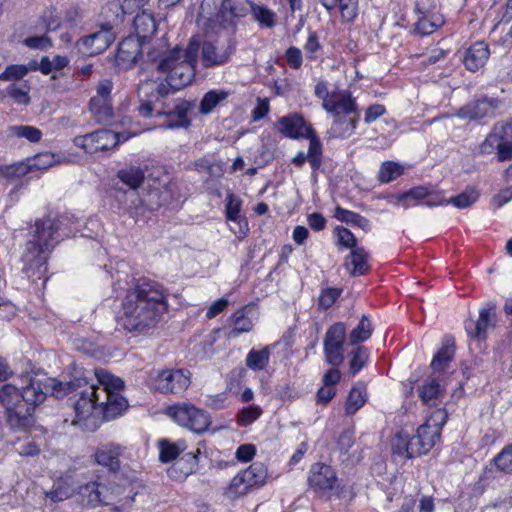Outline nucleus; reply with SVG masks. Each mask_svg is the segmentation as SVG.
Wrapping results in <instances>:
<instances>
[{
	"instance_id": "obj_32",
	"label": "nucleus",
	"mask_w": 512,
	"mask_h": 512,
	"mask_svg": "<svg viewBox=\"0 0 512 512\" xmlns=\"http://www.w3.org/2000/svg\"><path fill=\"white\" fill-rule=\"evenodd\" d=\"M251 10V14L255 21L261 26L272 28L276 25V14L266 6L257 5L253 2H248Z\"/></svg>"
},
{
	"instance_id": "obj_14",
	"label": "nucleus",
	"mask_w": 512,
	"mask_h": 512,
	"mask_svg": "<svg viewBox=\"0 0 512 512\" xmlns=\"http://www.w3.org/2000/svg\"><path fill=\"white\" fill-rule=\"evenodd\" d=\"M500 106L501 101L499 99L483 96L461 107L457 111L456 116L464 120L494 118Z\"/></svg>"
},
{
	"instance_id": "obj_23",
	"label": "nucleus",
	"mask_w": 512,
	"mask_h": 512,
	"mask_svg": "<svg viewBox=\"0 0 512 512\" xmlns=\"http://www.w3.org/2000/svg\"><path fill=\"white\" fill-rule=\"evenodd\" d=\"M105 486L98 482H89L78 489V501L86 508H96L105 504L103 490Z\"/></svg>"
},
{
	"instance_id": "obj_62",
	"label": "nucleus",
	"mask_w": 512,
	"mask_h": 512,
	"mask_svg": "<svg viewBox=\"0 0 512 512\" xmlns=\"http://www.w3.org/2000/svg\"><path fill=\"white\" fill-rule=\"evenodd\" d=\"M497 159L500 162L512 159V141L506 139L502 142L497 150Z\"/></svg>"
},
{
	"instance_id": "obj_36",
	"label": "nucleus",
	"mask_w": 512,
	"mask_h": 512,
	"mask_svg": "<svg viewBox=\"0 0 512 512\" xmlns=\"http://www.w3.org/2000/svg\"><path fill=\"white\" fill-rule=\"evenodd\" d=\"M373 332L370 320L363 315L359 324L350 332L348 340L351 345L366 341Z\"/></svg>"
},
{
	"instance_id": "obj_8",
	"label": "nucleus",
	"mask_w": 512,
	"mask_h": 512,
	"mask_svg": "<svg viewBox=\"0 0 512 512\" xmlns=\"http://www.w3.org/2000/svg\"><path fill=\"white\" fill-rule=\"evenodd\" d=\"M448 419L444 408H437L426 419L425 423L417 429V435L412 437L416 442L419 455L425 454L439 441L441 430Z\"/></svg>"
},
{
	"instance_id": "obj_9",
	"label": "nucleus",
	"mask_w": 512,
	"mask_h": 512,
	"mask_svg": "<svg viewBox=\"0 0 512 512\" xmlns=\"http://www.w3.org/2000/svg\"><path fill=\"white\" fill-rule=\"evenodd\" d=\"M497 323V305L495 302L489 301L480 308L477 320L465 321V330L471 339L485 341L488 332L495 329Z\"/></svg>"
},
{
	"instance_id": "obj_28",
	"label": "nucleus",
	"mask_w": 512,
	"mask_h": 512,
	"mask_svg": "<svg viewBox=\"0 0 512 512\" xmlns=\"http://www.w3.org/2000/svg\"><path fill=\"white\" fill-rule=\"evenodd\" d=\"M139 55L140 47L138 41L127 38L119 44L116 61L119 65H132L137 61Z\"/></svg>"
},
{
	"instance_id": "obj_47",
	"label": "nucleus",
	"mask_w": 512,
	"mask_h": 512,
	"mask_svg": "<svg viewBox=\"0 0 512 512\" xmlns=\"http://www.w3.org/2000/svg\"><path fill=\"white\" fill-rule=\"evenodd\" d=\"M337 7L339 8L343 21L351 22L358 14L357 0H338Z\"/></svg>"
},
{
	"instance_id": "obj_13",
	"label": "nucleus",
	"mask_w": 512,
	"mask_h": 512,
	"mask_svg": "<svg viewBox=\"0 0 512 512\" xmlns=\"http://www.w3.org/2000/svg\"><path fill=\"white\" fill-rule=\"evenodd\" d=\"M435 5L429 3L428 0H417L415 3V12L417 20L415 23V31L422 35H430L444 24L442 15L434 12Z\"/></svg>"
},
{
	"instance_id": "obj_12",
	"label": "nucleus",
	"mask_w": 512,
	"mask_h": 512,
	"mask_svg": "<svg viewBox=\"0 0 512 512\" xmlns=\"http://www.w3.org/2000/svg\"><path fill=\"white\" fill-rule=\"evenodd\" d=\"M345 337L346 327L342 322L333 324L325 334L323 342L325 360L333 367H338L344 362Z\"/></svg>"
},
{
	"instance_id": "obj_6",
	"label": "nucleus",
	"mask_w": 512,
	"mask_h": 512,
	"mask_svg": "<svg viewBox=\"0 0 512 512\" xmlns=\"http://www.w3.org/2000/svg\"><path fill=\"white\" fill-rule=\"evenodd\" d=\"M323 108L334 116V124L329 133L332 137H346L354 130L356 121L352 114L356 112V104L349 92L336 94L331 101L322 103Z\"/></svg>"
},
{
	"instance_id": "obj_53",
	"label": "nucleus",
	"mask_w": 512,
	"mask_h": 512,
	"mask_svg": "<svg viewBox=\"0 0 512 512\" xmlns=\"http://www.w3.org/2000/svg\"><path fill=\"white\" fill-rule=\"evenodd\" d=\"M368 359L367 350L363 347H358L352 355L350 360V371L354 375L358 373L366 364Z\"/></svg>"
},
{
	"instance_id": "obj_24",
	"label": "nucleus",
	"mask_w": 512,
	"mask_h": 512,
	"mask_svg": "<svg viewBox=\"0 0 512 512\" xmlns=\"http://www.w3.org/2000/svg\"><path fill=\"white\" fill-rule=\"evenodd\" d=\"M391 449L394 456L403 459L419 456V450L416 449V442L403 431L397 432L392 438Z\"/></svg>"
},
{
	"instance_id": "obj_34",
	"label": "nucleus",
	"mask_w": 512,
	"mask_h": 512,
	"mask_svg": "<svg viewBox=\"0 0 512 512\" xmlns=\"http://www.w3.org/2000/svg\"><path fill=\"white\" fill-rule=\"evenodd\" d=\"M229 96V92L225 90H210L203 96L199 111L202 114L210 113L218 104L225 101Z\"/></svg>"
},
{
	"instance_id": "obj_39",
	"label": "nucleus",
	"mask_w": 512,
	"mask_h": 512,
	"mask_svg": "<svg viewBox=\"0 0 512 512\" xmlns=\"http://www.w3.org/2000/svg\"><path fill=\"white\" fill-rule=\"evenodd\" d=\"M118 178L131 189H136L144 181V172L137 167H128L118 172Z\"/></svg>"
},
{
	"instance_id": "obj_35",
	"label": "nucleus",
	"mask_w": 512,
	"mask_h": 512,
	"mask_svg": "<svg viewBox=\"0 0 512 512\" xmlns=\"http://www.w3.org/2000/svg\"><path fill=\"white\" fill-rule=\"evenodd\" d=\"M233 318V328L229 332V336L231 338L238 337L242 333H246L252 330L253 322L246 315L245 309H240L235 312L232 316Z\"/></svg>"
},
{
	"instance_id": "obj_29",
	"label": "nucleus",
	"mask_w": 512,
	"mask_h": 512,
	"mask_svg": "<svg viewBox=\"0 0 512 512\" xmlns=\"http://www.w3.org/2000/svg\"><path fill=\"white\" fill-rule=\"evenodd\" d=\"M367 258L366 251L363 248L357 247L346 258L345 266L353 276L363 275L369 268Z\"/></svg>"
},
{
	"instance_id": "obj_54",
	"label": "nucleus",
	"mask_w": 512,
	"mask_h": 512,
	"mask_svg": "<svg viewBox=\"0 0 512 512\" xmlns=\"http://www.w3.org/2000/svg\"><path fill=\"white\" fill-rule=\"evenodd\" d=\"M11 130L14 135L26 138L31 142H38L42 136L41 131L32 126H14Z\"/></svg>"
},
{
	"instance_id": "obj_42",
	"label": "nucleus",
	"mask_w": 512,
	"mask_h": 512,
	"mask_svg": "<svg viewBox=\"0 0 512 512\" xmlns=\"http://www.w3.org/2000/svg\"><path fill=\"white\" fill-rule=\"evenodd\" d=\"M309 140V149L307 153V161L310 163L311 167L314 170L320 168L322 163V145L320 141L317 139L316 134H312L311 137L307 138Z\"/></svg>"
},
{
	"instance_id": "obj_17",
	"label": "nucleus",
	"mask_w": 512,
	"mask_h": 512,
	"mask_svg": "<svg viewBox=\"0 0 512 512\" xmlns=\"http://www.w3.org/2000/svg\"><path fill=\"white\" fill-rule=\"evenodd\" d=\"M115 36L112 27L108 24L78 42L79 50L87 56H94L104 52L114 41Z\"/></svg>"
},
{
	"instance_id": "obj_19",
	"label": "nucleus",
	"mask_w": 512,
	"mask_h": 512,
	"mask_svg": "<svg viewBox=\"0 0 512 512\" xmlns=\"http://www.w3.org/2000/svg\"><path fill=\"white\" fill-rule=\"evenodd\" d=\"M512 138V121L496 123L485 140L480 144L481 154H491L495 149L498 150L502 142Z\"/></svg>"
},
{
	"instance_id": "obj_46",
	"label": "nucleus",
	"mask_w": 512,
	"mask_h": 512,
	"mask_svg": "<svg viewBox=\"0 0 512 512\" xmlns=\"http://www.w3.org/2000/svg\"><path fill=\"white\" fill-rule=\"evenodd\" d=\"M496 467L505 473H512V444L505 446L494 458Z\"/></svg>"
},
{
	"instance_id": "obj_3",
	"label": "nucleus",
	"mask_w": 512,
	"mask_h": 512,
	"mask_svg": "<svg viewBox=\"0 0 512 512\" xmlns=\"http://www.w3.org/2000/svg\"><path fill=\"white\" fill-rule=\"evenodd\" d=\"M174 93L162 79H147L140 83L138 96L140 99L139 113L148 117L155 111L156 116H167L168 122L163 123L165 128H177L188 123L187 113L190 104L182 99L166 101L169 94Z\"/></svg>"
},
{
	"instance_id": "obj_61",
	"label": "nucleus",
	"mask_w": 512,
	"mask_h": 512,
	"mask_svg": "<svg viewBox=\"0 0 512 512\" xmlns=\"http://www.w3.org/2000/svg\"><path fill=\"white\" fill-rule=\"evenodd\" d=\"M286 58L289 66L293 69H298L302 65V53L296 47H290L286 51Z\"/></svg>"
},
{
	"instance_id": "obj_60",
	"label": "nucleus",
	"mask_w": 512,
	"mask_h": 512,
	"mask_svg": "<svg viewBox=\"0 0 512 512\" xmlns=\"http://www.w3.org/2000/svg\"><path fill=\"white\" fill-rule=\"evenodd\" d=\"M386 112V109L381 104H374L369 106L366 109L364 121L366 123H372L376 121L378 118H380L382 115H384Z\"/></svg>"
},
{
	"instance_id": "obj_57",
	"label": "nucleus",
	"mask_w": 512,
	"mask_h": 512,
	"mask_svg": "<svg viewBox=\"0 0 512 512\" xmlns=\"http://www.w3.org/2000/svg\"><path fill=\"white\" fill-rule=\"evenodd\" d=\"M341 294V290L337 288H327L322 290L319 296V306L327 309L330 308Z\"/></svg>"
},
{
	"instance_id": "obj_52",
	"label": "nucleus",
	"mask_w": 512,
	"mask_h": 512,
	"mask_svg": "<svg viewBox=\"0 0 512 512\" xmlns=\"http://www.w3.org/2000/svg\"><path fill=\"white\" fill-rule=\"evenodd\" d=\"M112 88L113 83L111 80H101L97 85L96 95L91 98V100H93V104H96L99 101H111Z\"/></svg>"
},
{
	"instance_id": "obj_48",
	"label": "nucleus",
	"mask_w": 512,
	"mask_h": 512,
	"mask_svg": "<svg viewBox=\"0 0 512 512\" xmlns=\"http://www.w3.org/2000/svg\"><path fill=\"white\" fill-rule=\"evenodd\" d=\"M335 233L337 235V245L342 248H350L352 250L357 248V239L349 229L343 226H337L335 228Z\"/></svg>"
},
{
	"instance_id": "obj_22",
	"label": "nucleus",
	"mask_w": 512,
	"mask_h": 512,
	"mask_svg": "<svg viewBox=\"0 0 512 512\" xmlns=\"http://www.w3.org/2000/svg\"><path fill=\"white\" fill-rule=\"evenodd\" d=\"M122 453L123 448L120 445L108 443L96 449L94 459L97 464L108 468L110 471H118Z\"/></svg>"
},
{
	"instance_id": "obj_56",
	"label": "nucleus",
	"mask_w": 512,
	"mask_h": 512,
	"mask_svg": "<svg viewBox=\"0 0 512 512\" xmlns=\"http://www.w3.org/2000/svg\"><path fill=\"white\" fill-rule=\"evenodd\" d=\"M57 162L56 156L50 152H44L38 154L33 163L29 166L31 168H35L38 170L47 169L54 165Z\"/></svg>"
},
{
	"instance_id": "obj_55",
	"label": "nucleus",
	"mask_w": 512,
	"mask_h": 512,
	"mask_svg": "<svg viewBox=\"0 0 512 512\" xmlns=\"http://www.w3.org/2000/svg\"><path fill=\"white\" fill-rule=\"evenodd\" d=\"M28 87L25 85L12 84L7 87V94L19 104H28Z\"/></svg>"
},
{
	"instance_id": "obj_25",
	"label": "nucleus",
	"mask_w": 512,
	"mask_h": 512,
	"mask_svg": "<svg viewBox=\"0 0 512 512\" xmlns=\"http://www.w3.org/2000/svg\"><path fill=\"white\" fill-rule=\"evenodd\" d=\"M478 198L479 192L475 188H467L459 195L454 196L448 200L443 197H440L436 201L428 200L425 204L427 207H436L452 204L459 209H464L470 207L473 203L477 201Z\"/></svg>"
},
{
	"instance_id": "obj_64",
	"label": "nucleus",
	"mask_w": 512,
	"mask_h": 512,
	"mask_svg": "<svg viewBox=\"0 0 512 512\" xmlns=\"http://www.w3.org/2000/svg\"><path fill=\"white\" fill-rule=\"evenodd\" d=\"M308 225L315 231H321L325 228L326 220L321 213L314 212L308 215Z\"/></svg>"
},
{
	"instance_id": "obj_45",
	"label": "nucleus",
	"mask_w": 512,
	"mask_h": 512,
	"mask_svg": "<svg viewBox=\"0 0 512 512\" xmlns=\"http://www.w3.org/2000/svg\"><path fill=\"white\" fill-rule=\"evenodd\" d=\"M249 489L250 486L246 484V478L243 476V472L241 471L231 480L226 494L229 498L235 499L245 495Z\"/></svg>"
},
{
	"instance_id": "obj_5",
	"label": "nucleus",
	"mask_w": 512,
	"mask_h": 512,
	"mask_svg": "<svg viewBox=\"0 0 512 512\" xmlns=\"http://www.w3.org/2000/svg\"><path fill=\"white\" fill-rule=\"evenodd\" d=\"M36 230L33 240H30L25 247L23 254L24 270H37L38 277L46 272L47 253L56 242L55 234L57 227L55 221L46 218L36 222Z\"/></svg>"
},
{
	"instance_id": "obj_18",
	"label": "nucleus",
	"mask_w": 512,
	"mask_h": 512,
	"mask_svg": "<svg viewBox=\"0 0 512 512\" xmlns=\"http://www.w3.org/2000/svg\"><path fill=\"white\" fill-rule=\"evenodd\" d=\"M308 482L317 491H329L336 486L337 476L329 465L315 463L311 466Z\"/></svg>"
},
{
	"instance_id": "obj_30",
	"label": "nucleus",
	"mask_w": 512,
	"mask_h": 512,
	"mask_svg": "<svg viewBox=\"0 0 512 512\" xmlns=\"http://www.w3.org/2000/svg\"><path fill=\"white\" fill-rule=\"evenodd\" d=\"M367 401L366 389L363 385L354 386L345 403V413L354 415Z\"/></svg>"
},
{
	"instance_id": "obj_43",
	"label": "nucleus",
	"mask_w": 512,
	"mask_h": 512,
	"mask_svg": "<svg viewBox=\"0 0 512 512\" xmlns=\"http://www.w3.org/2000/svg\"><path fill=\"white\" fill-rule=\"evenodd\" d=\"M29 165L24 162H17L9 165H0V175L9 179L16 180L28 174Z\"/></svg>"
},
{
	"instance_id": "obj_59",
	"label": "nucleus",
	"mask_w": 512,
	"mask_h": 512,
	"mask_svg": "<svg viewBox=\"0 0 512 512\" xmlns=\"http://www.w3.org/2000/svg\"><path fill=\"white\" fill-rule=\"evenodd\" d=\"M256 448L253 444L240 445L236 450V458L241 462H249L253 459Z\"/></svg>"
},
{
	"instance_id": "obj_16",
	"label": "nucleus",
	"mask_w": 512,
	"mask_h": 512,
	"mask_svg": "<svg viewBox=\"0 0 512 512\" xmlns=\"http://www.w3.org/2000/svg\"><path fill=\"white\" fill-rule=\"evenodd\" d=\"M274 128L285 137L291 139H307L315 133L311 125L299 113H290L278 118L274 123Z\"/></svg>"
},
{
	"instance_id": "obj_44",
	"label": "nucleus",
	"mask_w": 512,
	"mask_h": 512,
	"mask_svg": "<svg viewBox=\"0 0 512 512\" xmlns=\"http://www.w3.org/2000/svg\"><path fill=\"white\" fill-rule=\"evenodd\" d=\"M403 174V167L396 162H384L379 170V180L382 183H389Z\"/></svg>"
},
{
	"instance_id": "obj_40",
	"label": "nucleus",
	"mask_w": 512,
	"mask_h": 512,
	"mask_svg": "<svg viewBox=\"0 0 512 512\" xmlns=\"http://www.w3.org/2000/svg\"><path fill=\"white\" fill-rule=\"evenodd\" d=\"M270 357V350L264 347L261 350H251L246 357V365L252 370H263Z\"/></svg>"
},
{
	"instance_id": "obj_31",
	"label": "nucleus",
	"mask_w": 512,
	"mask_h": 512,
	"mask_svg": "<svg viewBox=\"0 0 512 512\" xmlns=\"http://www.w3.org/2000/svg\"><path fill=\"white\" fill-rule=\"evenodd\" d=\"M243 476L246 478V484L253 487H259L265 484L267 478V469L261 462L251 464L243 470Z\"/></svg>"
},
{
	"instance_id": "obj_15",
	"label": "nucleus",
	"mask_w": 512,
	"mask_h": 512,
	"mask_svg": "<svg viewBox=\"0 0 512 512\" xmlns=\"http://www.w3.org/2000/svg\"><path fill=\"white\" fill-rule=\"evenodd\" d=\"M235 52L232 42L205 41L201 47L200 60L204 68L225 65Z\"/></svg>"
},
{
	"instance_id": "obj_41",
	"label": "nucleus",
	"mask_w": 512,
	"mask_h": 512,
	"mask_svg": "<svg viewBox=\"0 0 512 512\" xmlns=\"http://www.w3.org/2000/svg\"><path fill=\"white\" fill-rule=\"evenodd\" d=\"M90 111L98 123H108L113 117V108L111 101H99L93 104L90 100Z\"/></svg>"
},
{
	"instance_id": "obj_11",
	"label": "nucleus",
	"mask_w": 512,
	"mask_h": 512,
	"mask_svg": "<svg viewBox=\"0 0 512 512\" xmlns=\"http://www.w3.org/2000/svg\"><path fill=\"white\" fill-rule=\"evenodd\" d=\"M128 137L122 138L118 133L111 130L102 129L84 136H77L73 142L75 146L82 148L89 154H94L98 151L109 150L116 147L121 141L127 140Z\"/></svg>"
},
{
	"instance_id": "obj_1",
	"label": "nucleus",
	"mask_w": 512,
	"mask_h": 512,
	"mask_svg": "<svg viewBox=\"0 0 512 512\" xmlns=\"http://www.w3.org/2000/svg\"><path fill=\"white\" fill-rule=\"evenodd\" d=\"M94 375L98 385L89 383L86 376L64 383L54 378H29L28 375L21 377L23 382L28 381L21 390L12 384L4 385L0 389V403L5 409L7 424L14 431L26 430L34 423L35 406L43 402L48 393L61 398L78 389L81 391L74 404L75 424L87 426V421L100 416L107 420L116 418L128 407L127 400L120 394L124 381L105 369H95Z\"/></svg>"
},
{
	"instance_id": "obj_4",
	"label": "nucleus",
	"mask_w": 512,
	"mask_h": 512,
	"mask_svg": "<svg viewBox=\"0 0 512 512\" xmlns=\"http://www.w3.org/2000/svg\"><path fill=\"white\" fill-rule=\"evenodd\" d=\"M199 47L198 40L192 38L185 50L176 47L160 59L157 70L167 73L165 80L172 91L184 88L194 79Z\"/></svg>"
},
{
	"instance_id": "obj_33",
	"label": "nucleus",
	"mask_w": 512,
	"mask_h": 512,
	"mask_svg": "<svg viewBox=\"0 0 512 512\" xmlns=\"http://www.w3.org/2000/svg\"><path fill=\"white\" fill-rule=\"evenodd\" d=\"M440 196L425 186H417L410 190L398 195L399 201L415 200L416 202L425 200L424 204L428 200L436 201Z\"/></svg>"
},
{
	"instance_id": "obj_50",
	"label": "nucleus",
	"mask_w": 512,
	"mask_h": 512,
	"mask_svg": "<svg viewBox=\"0 0 512 512\" xmlns=\"http://www.w3.org/2000/svg\"><path fill=\"white\" fill-rule=\"evenodd\" d=\"M29 69L25 65H10L0 73V81H11L22 79Z\"/></svg>"
},
{
	"instance_id": "obj_63",
	"label": "nucleus",
	"mask_w": 512,
	"mask_h": 512,
	"mask_svg": "<svg viewBox=\"0 0 512 512\" xmlns=\"http://www.w3.org/2000/svg\"><path fill=\"white\" fill-rule=\"evenodd\" d=\"M46 497L50 498L53 502H61L71 496L70 490L66 487H57L54 490L45 493Z\"/></svg>"
},
{
	"instance_id": "obj_58",
	"label": "nucleus",
	"mask_w": 512,
	"mask_h": 512,
	"mask_svg": "<svg viewBox=\"0 0 512 512\" xmlns=\"http://www.w3.org/2000/svg\"><path fill=\"white\" fill-rule=\"evenodd\" d=\"M24 44L32 49H47L51 47L50 38L47 36H32L25 39Z\"/></svg>"
},
{
	"instance_id": "obj_2",
	"label": "nucleus",
	"mask_w": 512,
	"mask_h": 512,
	"mask_svg": "<svg viewBox=\"0 0 512 512\" xmlns=\"http://www.w3.org/2000/svg\"><path fill=\"white\" fill-rule=\"evenodd\" d=\"M168 311L167 295L155 282H139L122 304L120 322L129 332H144L157 325Z\"/></svg>"
},
{
	"instance_id": "obj_10",
	"label": "nucleus",
	"mask_w": 512,
	"mask_h": 512,
	"mask_svg": "<svg viewBox=\"0 0 512 512\" xmlns=\"http://www.w3.org/2000/svg\"><path fill=\"white\" fill-rule=\"evenodd\" d=\"M190 383V372L182 368L158 370L153 377L154 387L161 393H182L189 387Z\"/></svg>"
},
{
	"instance_id": "obj_27",
	"label": "nucleus",
	"mask_w": 512,
	"mask_h": 512,
	"mask_svg": "<svg viewBox=\"0 0 512 512\" xmlns=\"http://www.w3.org/2000/svg\"><path fill=\"white\" fill-rule=\"evenodd\" d=\"M134 28L140 41L149 40L157 30L153 14L147 11L138 13L134 19Z\"/></svg>"
},
{
	"instance_id": "obj_26",
	"label": "nucleus",
	"mask_w": 512,
	"mask_h": 512,
	"mask_svg": "<svg viewBox=\"0 0 512 512\" xmlns=\"http://www.w3.org/2000/svg\"><path fill=\"white\" fill-rule=\"evenodd\" d=\"M455 354V342L452 338H445L442 344V347L433 357L431 362V369L433 371V376L435 374H441L444 372L449 366L451 360L453 359Z\"/></svg>"
},
{
	"instance_id": "obj_21",
	"label": "nucleus",
	"mask_w": 512,
	"mask_h": 512,
	"mask_svg": "<svg viewBox=\"0 0 512 512\" xmlns=\"http://www.w3.org/2000/svg\"><path fill=\"white\" fill-rule=\"evenodd\" d=\"M490 55L488 45L483 41L472 44L464 53L463 63L467 70L476 72L487 62Z\"/></svg>"
},
{
	"instance_id": "obj_49",
	"label": "nucleus",
	"mask_w": 512,
	"mask_h": 512,
	"mask_svg": "<svg viewBox=\"0 0 512 512\" xmlns=\"http://www.w3.org/2000/svg\"><path fill=\"white\" fill-rule=\"evenodd\" d=\"M262 414L259 406L245 407L239 411L237 415L238 424L241 426H248L256 421Z\"/></svg>"
},
{
	"instance_id": "obj_37",
	"label": "nucleus",
	"mask_w": 512,
	"mask_h": 512,
	"mask_svg": "<svg viewBox=\"0 0 512 512\" xmlns=\"http://www.w3.org/2000/svg\"><path fill=\"white\" fill-rule=\"evenodd\" d=\"M186 449L184 441H178L176 443L168 440H162L160 442V455L159 458L163 463L174 460L181 452Z\"/></svg>"
},
{
	"instance_id": "obj_7",
	"label": "nucleus",
	"mask_w": 512,
	"mask_h": 512,
	"mask_svg": "<svg viewBox=\"0 0 512 512\" xmlns=\"http://www.w3.org/2000/svg\"><path fill=\"white\" fill-rule=\"evenodd\" d=\"M166 413L178 425L198 434L205 432L211 424L210 416L191 403L170 406Z\"/></svg>"
},
{
	"instance_id": "obj_20",
	"label": "nucleus",
	"mask_w": 512,
	"mask_h": 512,
	"mask_svg": "<svg viewBox=\"0 0 512 512\" xmlns=\"http://www.w3.org/2000/svg\"><path fill=\"white\" fill-rule=\"evenodd\" d=\"M440 376L428 377L419 386L418 395L422 403L429 407H436L442 403L444 397V385L441 384Z\"/></svg>"
},
{
	"instance_id": "obj_51",
	"label": "nucleus",
	"mask_w": 512,
	"mask_h": 512,
	"mask_svg": "<svg viewBox=\"0 0 512 512\" xmlns=\"http://www.w3.org/2000/svg\"><path fill=\"white\" fill-rule=\"evenodd\" d=\"M226 217L228 220L237 221L240 216L241 200L234 196L233 193H228L226 197Z\"/></svg>"
},
{
	"instance_id": "obj_38",
	"label": "nucleus",
	"mask_w": 512,
	"mask_h": 512,
	"mask_svg": "<svg viewBox=\"0 0 512 512\" xmlns=\"http://www.w3.org/2000/svg\"><path fill=\"white\" fill-rule=\"evenodd\" d=\"M334 217L341 222L357 225L363 230H369L370 227L369 221L365 217L339 206L335 209Z\"/></svg>"
}]
</instances>
